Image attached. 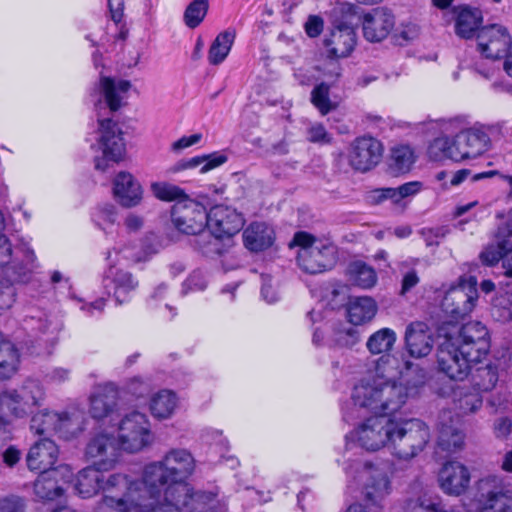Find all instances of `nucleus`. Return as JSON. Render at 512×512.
<instances>
[{"label": "nucleus", "instance_id": "60", "mask_svg": "<svg viewBox=\"0 0 512 512\" xmlns=\"http://www.w3.org/2000/svg\"><path fill=\"white\" fill-rule=\"evenodd\" d=\"M337 59L338 58H329L328 61L319 67V70L322 72V76L331 83L337 81L341 76L342 68Z\"/></svg>", "mask_w": 512, "mask_h": 512}, {"label": "nucleus", "instance_id": "40", "mask_svg": "<svg viewBox=\"0 0 512 512\" xmlns=\"http://www.w3.org/2000/svg\"><path fill=\"white\" fill-rule=\"evenodd\" d=\"M349 282L362 289H370L377 283L375 270L362 261H355L347 268Z\"/></svg>", "mask_w": 512, "mask_h": 512}, {"label": "nucleus", "instance_id": "11", "mask_svg": "<svg viewBox=\"0 0 512 512\" xmlns=\"http://www.w3.org/2000/svg\"><path fill=\"white\" fill-rule=\"evenodd\" d=\"M114 431L123 452L138 453L154 441L148 417L138 411L126 414Z\"/></svg>", "mask_w": 512, "mask_h": 512}, {"label": "nucleus", "instance_id": "58", "mask_svg": "<svg viewBox=\"0 0 512 512\" xmlns=\"http://www.w3.org/2000/svg\"><path fill=\"white\" fill-rule=\"evenodd\" d=\"M449 233L447 226L423 228L420 234L428 246L438 245Z\"/></svg>", "mask_w": 512, "mask_h": 512}, {"label": "nucleus", "instance_id": "9", "mask_svg": "<svg viewBox=\"0 0 512 512\" xmlns=\"http://www.w3.org/2000/svg\"><path fill=\"white\" fill-rule=\"evenodd\" d=\"M437 127L445 133L457 132L455 135V157L458 162L477 159L489 150V135L479 127L465 129L464 117L441 118L436 120Z\"/></svg>", "mask_w": 512, "mask_h": 512}, {"label": "nucleus", "instance_id": "50", "mask_svg": "<svg viewBox=\"0 0 512 512\" xmlns=\"http://www.w3.org/2000/svg\"><path fill=\"white\" fill-rule=\"evenodd\" d=\"M93 222L103 231L112 227L117 219V209L113 204L98 206L92 214Z\"/></svg>", "mask_w": 512, "mask_h": 512}, {"label": "nucleus", "instance_id": "37", "mask_svg": "<svg viewBox=\"0 0 512 512\" xmlns=\"http://www.w3.org/2000/svg\"><path fill=\"white\" fill-rule=\"evenodd\" d=\"M416 160L413 148L406 144L394 146L388 158L389 170L394 175L404 174L411 170Z\"/></svg>", "mask_w": 512, "mask_h": 512}, {"label": "nucleus", "instance_id": "36", "mask_svg": "<svg viewBox=\"0 0 512 512\" xmlns=\"http://www.w3.org/2000/svg\"><path fill=\"white\" fill-rule=\"evenodd\" d=\"M227 156L221 152H214L208 155L195 156L190 159H184L177 162L171 172L177 173L183 170L194 169L200 166V173L204 174L213 170L227 161Z\"/></svg>", "mask_w": 512, "mask_h": 512}, {"label": "nucleus", "instance_id": "47", "mask_svg": "<svg viewBox=\"0 0 512 512\" xmlns=\"http://www.w3.org/2000/svg\"><path fill=\"white\" fill-rule=\"evenodd\" d=\"M492 315L502 323L512 321V290L498 293L492 303Z\"/></svg>", "mask_w": 512, "mask_h": 512}, {"label": "nucleus", "instance_id": "1", "mask_svg": "<svg viewBox=\"0 0 512 512\" xmlns=\"http://www.w3.org/2000/svg\"><path fill=\"white\" fill-rule=\"evenodd\" d=\"M394 359L382 358L373 375L363 376L355 382L351 391V407L342 408L343 418L350 421L364 413H372L360 421L345 436V455L353 447L369 453L382 449L390 450L394 425L392 415L398 412L410 398L417 397L426 384L423 371H417L413 384L407 387L402 382L392 381V373L386 365L392 366Z\"/></svg>", "mask_w": 512, "mask_h": 512}, {"label": "nucleus", "instance_id": "31", "mask_svg": "<svg viewBox=\"0 0 512 512\" xmlns=\"http://www.w3.org/2000/svg\"><path fill=\"white\" fill-rule=\"evenodd\" d=\"M118 392L111 385L98 386L90 397L89 412L95 419H103L110 416L117 407Z\"/></svg>", "mask_w": 512, "mask_h": 512}, {"label": "nucleus", "instance_id": "10", "mask_svg": "<svg viewBox=\"0 0 512 512\" xmlns=\"http://www.w3.org/2000/svg\"><path fill=\"white\" fill-rule=\"evenodd\" d=\"M293 244L300 247L297 262L307 273H322L336 261V247L327 239H315L306 232H298L293 238Z\"/></svg>", "mask_w": 512, "mask_h": 512}, {"label": "nucleus", "instance_id": "63", "mask_svg": "<svg viewBox=\"0 0 512 512\" xmlns=\"http://www.w3.org/2000/svg\"><path fill=\"white\" fill-rule=\"evenodd\" d=\"M201 133H195L189 136H182L178 140L172 143L171 150L174 152H180L184 149L192 147L198 144L202 140Z\"/></svg>", "mask_w": 512, "mask_h": 512}, {"label": "nucleus", "instance_id": "28", "mask_svg": "<svg viewBox=\"0 0 512 512\" xmlns=\"http://www.w3.org/2000/svg\"><path fill=\"white\" fill-rule=\"evenodd\" d=\"M405 346L411 357L428 356L434 347L431 329L424 322H412L405 331Z\"/></svg>", "mask_w": 512, "mask_h": 512}, {"label": "nucleus", "instance_id": "3", "mask_svg": "<svg viewBox=\"0 0 512 512\" xmlns=\"http://www.w3.org/2000/svg\"><path fill=\"white\" fill-rule=\"evenodd\" d=\"M438 334L442 339L437 350L438 367L453 380H464L471 365L480 362L490 348L489 331L479 321L459 326L447 320L440 325Z\"/></svg>", "mask_w": 512, "mask_h": 512}, {"label": "nucleus", "instance_id": "26", "mask_svg": "<svg viewBox=\"0 0 512 512\" xmlns=\"http://www.w3.org/2000/svg\"><path fill=\"white\" fill-rule=\"evenodd\" d=\"M59 477L64 482H69L72 477L71 468L67 465H61L52 470L41 472L34 483L36 496L43 500H54L62 496L64 489L58 482Z\"/></svg>", "mask_w": 512, "mask_h": 512}, {"label": "nucleus", "instance_id": "30", "mask_svg": "<svg viewBox=\"0 0 512 512\" xmlns=\"http://www.w3.org/2000/svg\"><path fill=\"white\" fill-rule=\"evenodd\" d=\"M58 458L57 445L47 437L36 441L29 449L26 462L32 471H49Z\"/></svg>", "mask_w": 512, "mask_h": 512}, {"label": "nucleus", "instance_id": "17", "mask_svg": "<svg viewBox=\"0 0 512 512\" xmlns=\"http://www.w3.org/2000/svg\"><path fill=\"white\" fill-rule=\"evenodd\" d=\"M482 262L492 266L500 259L507 276H512V213L503 216L495 234V243L488 245L480 254Z\"/></svg>", "mask_w": 512, "mask_h": 512}, {"label": "nucleus", "instance_id": "29", "mask_svg": "<svg viewBox=\"0 0 512 512\" xmlns=\"http://www.w3.org/2000/svg\"><path fill=\"white\" fill-rule=\"evenodd\" d=\"M113 194L121 206L131 208L140 204L143 189L131 173L120 171L113 180Z\"/></svg>", "mask_w": 512, "mask_h": 512}, {"label": "nucleus", "instance_id": "27", "mask_svg": "<svg viewBox=\"0 0 512 512\" xmlns=\"http://www.w3.org/2000/svg\"><path fill=\"white\" fill-rule=\"evenodd\" d=\"M438 445L445 451L456 452L465 445V433L458 418L449 411H443L438 422Z\"/></svg>", "mask_w": 512, "mask_h": 512}, {"label": "nucleus", "instance_id": "34", "mask_svg": "<svg viewBox=\"0 0 512 512\" xmlns=\"http://www.w3.org/2000/svg\"><path fill=\"white\" fill-rule=\"evenodd\" d=\"M378 306L369 296L351 298L347 304V317L353 325L370 322L376 315Z\"/></svg>", "mask_w": 512, "mask_h": 512}, {"label": "nucleus", "instance_id": "56", "mask_svg": "<svg viewBox=\"0 0 512 512\" xmlns=\"http://www.w3.org/2000/svg\"><path fill=\"white\" fill-rule=\"evenodd\" d=\"M207 286V280L204 273L200 270L193 271L185 280L182 286V293L203 291Z\"/></svg>", "mask_w": 512, "mask_h": 512}, {"label": "nucleus", "instance_id": "7", "mask_svg": "<svg viewBox=\"0 0 512 512\" xmlns=\"http://www.w3.org/2000/svg\"><path fill=\"white\" fill-rule=\"evenodd\" d=\"M96 170L105 172L115 164L125 161L127 156L124 132L112 119H98L95 142L91 144Z\"/></svg>", "mask_w": 512, "mask_h": 512}, {"label": "nucleus", "instance_id": "62", "mask_svg": "<svg viewBox=\"0 0 512 512\" xmlns=\"http://www.w3.org/2000/svg\"><path fill=\"white\" fill-rule=\"evenodd\" d=\"M323 28L324 21L317 15H310L304 25L306 34L311 38L318 37L322 33Z\"/></svg>", "mask_w": 512, "mask_h": 512}, {"label": "nucleus", "instance_id": "5", "mask_svg": "<svg viewBox=\"0 0 512 512\" xmlns=\"http://www.w3.org/2000/svg\"><path fill=\"white\" fill-rule=\"evenodd\" d=\"M45 397L41 383L28 379L20 387L0 392V449L11 439V419H26Z\"/></svg>", "mask_w": 512, "mask_h": 512}, {"label": "nucleus", "instance_id": "23", "mask_svg": "<svg viewBox=\"0 0 512 512\" xmlns=\"http://www.w3.org/2000/svg\"><path fill=\"white\" fill-rule=\"evenodd\" d=\"M364 38L369 42H380L388 37L395 27V16L391 10L378 7L361 17Z\"/></svg>", "mask_w": 512, "mask_h": 512}, {"label": "nucleus", "instance_id": "64", "mask_svg": "<svg viewBox=\"0 0 512 512\" xmlns=\"http://www.w3.org/2000/svg\"><path fill=\"white\" fill-rule=\"evenodd\" d=\"M24 502L20 497L9 496L0 500V512H23Z\"/></svg>", "mask_w": 512, "mask_h": 512}, {"label": "nucleus", "instance_id": "12", "mask_svg": "<svg viewBox=\"0 0 512 512\" xmlns=\"http://www.w3.org/2000/svg\"><path fill=\"white\" fill-rule=\"evenodd\" d=\"M478 300L477 279L474 276H461L456 285L445 293L441 308L453 323L468 316Z\"/></svg>", "mask_w": 512, "mask_h": 512}, {"label": "nucleus", "instance_id": "16", "mask_svg": "<svg viewBox=\"0 0 512 512\" xmlns=\"http://www.w3.org/2000/svg\"><path fill=\"white\" fill-rule=\"evenodd\" d=\"M123 452L115 431L106 429L94 433L85 447V456L103 470L113 469Z\"/></svg>", "mask_w": 512, "mask_h": 512}, {"label": "nucleus", "instance_id": "24", "mask_svg": "<svg viewBox=\"0 0 512 512\" xmlns=\"http://www.w3.org/2000/svg\"><path fill=\"white\" fill-rule=\"evenodd\" d=\"M323 44L328 58L347 57L356 45L355 30L347 23H337L325 36Z\"/></svg>", "mask_w": 512, "mask_h": 512}, {"label": "nucleus", "instance_id": "18", "mask_svg": "<svg viewBox=\"0 0 512 512\" xmlns=\"http://www.w3.org/2000/svg\"><path fill=\"white\" fill-rule=\"evenodd\" d=\"M106 260L108 268L104 274L105 287L117 304L129 302L139 286L138 279L129 270L116 265L117 259L113 258L112 252H107Z\"/></svg>", "mask_w": 512, "mask_h": 512}, {"label": "nucleus", "instance_id": "6", "mask_svg": "<svg viewBox=\"0 0 512 512\" xmlns=\"http://www.w3.org/2000/svg\"><path fill=\"white\" fill-rule=\"evenodd\" d=\"M342 466L348 483L359 486L364 498L372 504L379 505L391 494L393 472L388 463L347 458Z\"/></svg>", "mask_w": 512, "mask_h": 512}, {"label": "nucleus", "instance_id": "20", "mask_svg": "<svg viewBox=\"0 0 512 512\" xmlns=\"http://www.w3.org/2000/svg\"><path fill=\"white\" fill-rule=\"evenodd\" d=\"M479 52L486 58L498 59L512 46V37L508 29L501 24H489L481 27L476 35Z\"/></svg>", "mask_w": 512, "mask_h": 512}, {"label": "nucleus", "instance_id": "61", "mask_svg": "<svg viewBox=\"0 0 512 512\" xmlns=\"http://www.w3.org/2000/svg\"><path fill=\"white\" fill-rule=\"evenodd\" d=\"M16 291L12 284L0 283V309L5 310L12 307L15 302Z\"/></svg>", "mask_w": 512, "mask_h": 512}, {"label": "nucleus", "instance_id": "54", "mask_svg": "<svg viewBox=\"0 0 512 512\" xmlns=\"http://www.w3.org/2000/svg\"><path fill=\"white\" fill-rule=\"evenodd\" d=\"M334 340L340 346L352 347L358 342V332L350 326L341 324L334 330Z\"/></svg>", "mask_w": 512, "mask_h": 512}, {"label": "nucleus", "instance_id": "15", "mask_svg": "<svg viewBox=\"0 0 512 512\" xmlns=\"http://www.w3.org/2000/svg\"><path fill=\"white\" fill-rule=\"evenodd\" d=\"M171 216L174 226L180 232L210 238V234L205 232L208 213L199 202L189 198L180 200L174 204Z\"/></svg>", "mask_w": 512, "mask_h": 512}, {"label": "nucleus", "instance_id": "43", "mask_svg": "<svg viewBox=\"0 0 512 512\" xmlns=\"http://www.w3.org/2000/svg\"><path fill=\"white\" fill-rule=\"evenodd\" d=\"M59 412L43 409L33 414L30 420V431L35 435L55 434Z\"/></svg>", "mask_w": 512, "mask_h": 512}, {"label": "nucleus", "instance_id": "13", "mask_svg": "<svg viewBox=\"0 0 512 512\" xmlns=\"http://www.w3.org/2000/svg\"><path fill=\"white\" fill-rule=\"evenodd\" d=\"M396 340H397V335H396L395 331L390 328H382V329L374 332L372 335H370V337L368 338L367 343H366V347H367L368 351L371 354H375V355L376 354H384V355L381 356L376 361L374 369L368 371L365 376L373 375L376 373L377 364L382 358L391 357L394 359L395 362L392 364V366L386 365V367H385L393 375L391 377V380L397 382V384H400L402 382V386L407 387L408 385L413 384V382L415 381L417 371H423L424 373H426V372H425V370L418 368V367L412 368V365L407 363L406 371L399 372V376H398V373L396 371L398 361L394 356L389 354V352L393 349ZM425 376L427 377V374H425Z\"/></svg>", "mask_w": 512, "mask_h": 512}, {"label": "nucleus", "instance_id": "49", "mask_svg": "<svg viewBox=\"0 0 512 512\" xmlns=\"http://www.w3.org/2000/svg\"><path fill=\"white\" fill-rule=\"evenodd\" d=\"M207 0H194L191 2L184 13V22L189 28H196L205 18L208 11Z\"/></svg>", "mask_w": 512, "mask_h": 512}, {"label": "nucleus", "instance_id": "22", "mask_svg": "<svg viewBox=\"0 0 512 512\" xmlns=\"http://www.w3.org/2000/svg\"><path fill=\"white\" fill-rule=\"evenodd\" d=\"M382 153L380 141L373 137H359L350 145L348 160L354 169L365 172L380 162Z\"/></svg>", "mask_w": 512, "mask_h": 512}, {"label": "nucleus", "instance_id": "33", "mask_svg": "<svg viewBox=\"0 0 512 512\" xmlns=\"http://www.w3.org/2000/svg\"><path fill=\"white\" fill-rule=\"evenodd\" d=\"M178 397L169 389H161L150 396L149 411L158 420L172 417L178 407Z\"/></svg>", "mask_w": 512, "mask_h": 512}, {"label": "nucleus", "instance_id": "45", "mask_svg": "<svg viewBox=\"0 0 512 512\" xmlns=\"http://www.w3.org/2000/svg\"><path fill=\"white\" fill-rule=\"evenodd\" d=\"M482 405V399L477 392L457 388L454 391V406L461 414L472 413Z\"/></svg>", "mask_w": 512, "mask_h": 512}, {"label": "nucleus", "instance_id": "57", "mask_svg": "<svg viewBox=\"0 0 512 512\" xmlns=\"http://www.w3.org/2000/svg\"><path fill=\"white\" fill-rule=\"evenodd\" d=\"M307 139L312 143L324 145L331 143L332 135L326 130L323 124L314 123L308 128Z\"/></svg>", "mask_w": 512, "mask_h": 512}, {"label": "nucleus", "instance_id": "48", "mask_svg": "<svg viewBox=\"0 0 512 512\" xmlns=\"http://www.w3.org/2000/svg\"><path fill=\"white\" fill-rule=\"evenodd\" d=\"M151 190L156 198L163 201H180L183 199H187L188 196L185 194L184 190L180 187L165 183V182H155L151 184Z\"/></svg>", "mask_w": 512, "mask_h": 512}, {"label": "nucleus", "instance_id": "46", "mask_svg": "<svg viewBox=\"0 0 512 512\" xmlns=\"http://www.w3.org/2000/svg\"><path fill=\"white\" fill-rule=\"evenodd\" d=\"M329 93L330 85L325 82L316 85L311 91V103L322 116L327 115L337 108V103L330 99Z\"/></svg>", "mask_w": 512, "mask_h": 512}, {"label": "nucleus", "instance_id": "41", "mask_svg": "<svg viewBox=\"0 0 512 512\" xmlns=\"http://www.w3.org/2000/svg\"><path fill=\"white\" fill-rule=\"evenodd\" d=\"M84 429L83 417L78 412H59L55 434L64 439H70L80 434Z\"/></svg>", "mask_w": 512, "mask_h": 512}, {"label": "nucleus", "instance_id": "2", "mask_svg": "<svg viewBox=\"0 0 512 512\" xmlns=\"http://www.w3.org/2000/svg\"><path fill=\"white\" fill-rule=\"evenodd\" d=\"M196 461L192 453L185 448H172L158 461H153L143 468L141 480L145 491L150 495L165 492L167 499L177 494L187 504L192 499L206 512H223L226 505L218 498L217 491H194L187 480L194 474Z\"/></svg>", "mask_w": 512, "mask_h": 512}, {"label": "nucleus", "instance_id": "52", "mask_svg": "<svg viewBox=\"0 0 512 512\" xmlns=\"http://www.w3.org/2000/svg\"><path fill=\"white\" fill-rule=\"evenodd\" d=\"M394 189L396 193L397 206H405L407 201H409L423 189V184L419 181H411L404 183Z\"/></svg>", "mask_w": 512, "mask_h": 512}, {"label": "nucleus", "instance_id": "21", "mask_svg": "<svg viewBox=\"0 0 512 512\" xmlns=\"http://www.w3.org/2000/svg\"><path fill=\"white\" fill-rule=\"evenodd\" d=\"M130 88L131 83L128 80L101 77L91 97L96 109L107 107L115 112L122 106Z\"/></svg>", "mask_w": 512, "mask_h": 512}, {"label": "nucleus", "instance_id": "8", "mask_svg": "<svg viewBox=\"0 0 512 512\" xmlns=\"http://www.w3.org/2000/svg\"><path fill=\"white\" fill-rule=\"evenodd\" d=\"M430 438L429 426L424 421L394 418L390 452L399 460H411L424 451Z\"/></svg>", "mask_w": 512, "mask_h": 512}, {"label": "nucleus", "instance_id": "59", "mask_svg": "<svg viewBox=\"0 0 512 512\" xmlns=\"http://www.w3.org/2000/svg\"><path fill=\"white\" fill-rule=\"evenodd\" d=\"M261 296L269 304L275 303L279 300V292L276 289V282L270 275L263 274L261 276Z\"/></svg>", "mask_w": 512, "mask_h": 512}, {"label": "nucleus", "instance_id": "32", "mask_svg": "<svg viewBox=\"0 0 512 512\" xmlns=\"http://www.w3.org/2000/svg\"><path fill=\"white\" fill-rule=\"evenodd\" d=\"M23 327L33 337L42 338L46 342H53L62 328L61 322L54 316L44 313L27 316Z\"/></svg>", "mask_w": 512, "mask_h": 512}, {"label": "nucleus", "instance_id": "38", "mask_svg": "<svg viewBox=\"0 0 512 512\" xmlns=\"http://www.w3.org/2000/svg\"><path fill=\"white\" fill-rule=\"evenodd\" d=\"M19 363L17 348L0 332V379L11 378L17 372Z\"/></svg>", "mask_w": 512, "mask_h": 512}, {"label": "nucleus", "instance_id": "44", "mask_svg": "<svg viewBox=\"0 0 512 512\" xmlns=\"http://www.w3.org/2000/svg\"><path fill=\"white\" fill-rule=\"evenodd\" d=\"M235 39V32L232 30L224 31L215 38L209 53L208 60L213 65L222 63L228 56Z\"/></svg>", "mask_w": 512, "mask_h": 512}, {"label": "nucleus", "instance_id": "42", "mask_svg": "<svg viewBox=\"0 0 512 512\" xmlns=\"http://www.w3.org/2000/svg\"><path fill=\"white\" fill-rule=\"evenodd\" d=\"M455 136L453 138L447 135H442L433 139L428 146V156L431 160L441 161L445 159L458 162V157H455L456 151Z\"/></svg>", "mask_w": 512, "mask_h": 512}, {"label": "nucleus", "instance_id": "14", "mask_svg": "<svg viewBox=\"0 0 512 512\" xmlns=\"http://www.w3.org/2000/svg\"><path fill=\"white\" fill-rule=\"evenodd\" d=\"M479 512H512V491L506 478L487 475L476 482Z\"/></svg>", "mask_w": 512, "mask_h": 512}, {"label": "nucleus", "instance_id": "39", "mask_svg": "<svg viewBox=\"0 0 512 512\" xmlns=\"http://www.w3.org/2000/svg\"><path fill=\"white\" fill-rule=\"evenodd\" d=\"M482 22V15L478 9L462 7L459 9L455 31L461 38L469 39L474 36Z\"/></svg>", "mask_w": 512, "mask_h": 512}, {"label": "nucleus", "instance_id": "53", "mask_svg": "<svg viewBox=\"0 0 512 512\" xmlns=\"http://www.w3.org/2000/svg\"><path fill=\"white\" fill-rule=\"evenodd\" d=\"M73 300L76 302L77 306L79 307V310L84 314L86 317H98L100 316L104 308L106 306L107 299L106 298H98L95 301L87 302L83 300L82 298L73 297Z\"/></svg>", "mask_w": 512, "mask_h": 512}, {"label": "nucleus", "instance_id": "4", "mask_svg": "<svg viewBox=\"0 0 512 512\" xmlns=\"http://www.w3.org/2000/svg\"><path fill=\"white\" fill-rule=\"evenodd\" d=\"M103 468L91 465L80 470L74 479V490L81 498H91L99 492L97 512H140L148 504L141 496H135L137 480L124 473L105 476Z\"/></svg>", "mask_w": 512, "mask_h": 512}, {"label": "nucleus", "instance_id": "19", "mask_svg": "<svg viewBox=\"0 0 512 512\" xmlns=\"http://www.w3.org/2000/svg\"><path fill=\"white\" fill-rule=\"evenodd\" d=\"M243 225L244 219L235 209L224 205L213 207L208 213L206 227L214 238L210 236L208 243L217 245V239L235 235Z\"/></svg>", "mask_w": 512, "mask_h": 512}, {"label": "nucleus", "instance_id": "25", "mask_svg": "<svg viewBox=\"0 0 512 512\" xmlns=\"http://www.w3.org/2000/svg\"><path fill=\"white\" fill-rule=\"evenodd\" d=\"M471 475L469 469L458 461L446 462L438 476L441 490L451 496L463 494L469 487Z\"/></svg>", "mask_w": 512, "mask_h": 512}, {"label": "nucleus", "instance_id": "51", "mask_svg": "<svg viewBox=\"0 0 512 512\" xmlns=\"http://www.w3.org/2000/svg\"><path fill=\"white\" fill-rule=\"evenodd\" d=\"M110 252H112L113 258L117 259V266H122V260L128 263H137L144 260L142 252L135 245L131 244L114 247Z\"/></svg>", "mask_w": 512, "mask_h": 512}, {"label": "nucleus", "instance_id": "55", "mask_svg": "<svg viewBox=\"0 0 512 512\" xmlns=\"http://www.w3.org/2000/svg\"><path fill=\"white\" fill-rule=\"evenodd\" d=\"M366 199L372 205H379L387 200L397 205L395 189L392 187L373 189L367 193Z\"/></svg>", "mask_w": 512, "mask_h": 512}, {"label": "nucleus", "instance_id": "35", "mask_svg": "<svg viewBox=\"0 0 512 512\" xmlns=\"http://www.w3.org/2000/svg\"><path fill=\"white\" fill-rule=\"evenodd\" d=\"M245 246L251 251H261L270 247L274 240V231L267 224L255 222L243 233Z\"/></svg>", "mask_w": 512, "mask_h": 512}]
</instances>
